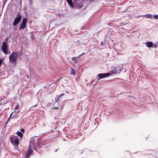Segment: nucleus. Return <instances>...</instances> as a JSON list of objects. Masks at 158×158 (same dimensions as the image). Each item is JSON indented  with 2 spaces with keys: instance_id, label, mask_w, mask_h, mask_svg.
Returning <instances> with one entry per match:
<instances>
[{
  "instance_id": "7ed1b4c3",
  "label": "nucleus",
  "mask_w": 158,
  "mask_h": 158,
  "mask_svg": "<svg viewBox=\"0 0 158 158\" xmlns=\"http://www.w3.org/2000/svg\"><path fill=\"white\" fill-rule=\"evenodd\" d=\"M22 17L21 14L18 13L15 19V21L13 23L14 26H16L18 24L21 19Z\"/></svg>"
},
{
  "instance_id": "9b49d317",
  "label": "nucleus",
  "mask_w": 158,
  "mask_h": 158,
  "mask_svg": "<svg viewBox=\"0 0 158 158\" xmlns=\"http://www.w3.org/2000/svg\"><path fill=\"white\" fill-rule=\"evenodd\" d=\"M15 112H13L11 113L10 114V116L9 118H8V119H7V123L8 121L9 120L10 118L12 117V118H13L15 115Z\"/></svg>"
},
{
  "instance_id": "1a4fd4ad",
  "label": "nucleus",
  "mask_w": 158,
  "mask_h": 158,
  "mask_svg": "<svg viewBox=\"0 0 158 158\" xmlns=\"http://www.w3.org/2000/svg\"><path fill=\"white\" fill-rule=\"evenodd\" d=\"M145 44L146 45L147 47L148 48H151L153 46V43L152 42H147Z\"/></svg>"
},
{
  "instance_id": "4be33fe9",
  "label": "nucleus",
  "mask_w": 158,
  "mask_h": 158,
  "mask_svg": "<svg viewBox=\"0 0 158 158\" xmlns=\"http://www.w3.org/2000/svg\"><path fill=\"white\" fill-rule=\"evenodd\" d=\"M84 54V53H83L81 55H80L79 56V57H81V56H82Z\"/></svg>"
},
{
  "instance_id": "423d86ee",
  "label": "nucleus",
  "mask_w": 158,
  "mask_h": 158,
  "mask_svg": "<svg viewBox=\"0 0 158 158\" xmlns=\"http://www.w3.org/2000/svg\"><path fill=\"white\" fill-rule=\"evenodd\" d=\"M110 74L109 73H100L98 75V76L99 77V79L97 78L98 80L100 78H102L106 77H107L110 76Z\"/></svg>"
},
{
  "instance_id": "f8f14e48",
  "label": "nucleus",
  "mask_w": 158,
  "mask_h": 158,
  "mask_svg": "<svg viewBox=\"0 0 158 158\" xmlns=\"http://www.w3.org/2000/svg\"><path fill=\"white\" fill-rule=\"evenodd\" d=\"M70 70H71V71L70 74L73 75L74 76H75V74L74 69L72 67H71L70 68Z\"/></svg>"
},
{
  "instance_id": "ddd939ff",
  "label": "nucleus",
  "mask_w": 158,
  "mask_h": 158,
  "mask_svg": "<svg viewBox=\"0 0 158 158\" xmlns=\"http://www.w3.org/2000/svg\"><path fill=\"white\" fill-rule=\"evenodd\" d=\"M59 97H58V96H57L55 97V102L54 103H56V102H59L60 101V99H59Z\"/></svg>"
},
{
  "instance_id": "412c9836",
  "label": "nucleus",
  "mask_w": 158,
  "mask_h": 158,
  "mask_svg": "<svg viewBox=\"0 0 158 158\" xmlns=\"http://www.w3.org/2000/svg\"><path fill=\"white\" fill-rule=\"evenodd\" d=\"M19 107V105H17L15 107V109H18V108Z\"/></svg>"
},
{
  "instance_id": "a211bd4d",
  "label": "nucleus",
  "mask_w": 158,
  "mask_h": 158,
  "mask_svg": "<svg viewBox=\"0 0 158 158\" xmlns=\"http://www.w3.org/2000/svg\"><path fill=\"white\" fill-rule=\"evenodd\" d=\"M67 101V100H65L62 103V105H63V106H64L65 103H66Z\"/></svg>"
},
{
  "instance_id": "4468645a",
  "label": "nucleus",
  "mask_w": 158,
  "mask_h": 158,
  "mask_svg": "<svg viewBox=\"0 0 158 158\" xmlns=\"http://www.w3.org/2000/svg\"><path fill=\"white\" fill-rule=\"evenodd\" d=\"M17 134L19 136L21 137L23 136V134L20 131H17Z\"/></svg>"
},
{
  "instance_id": "2eb2a0df",
  "label": "nucleus",
  "mask_w": 158,
  "mask_h": 158,
  "mask_svg": "<svg viewBox=\"0 0 158 158\" xmlns=\"http://www.w3.org/2000/svg\"><path fill=\"white\" fill-rule=\"evenodd\" d=\"M153 18L155 19H158V15H153Z\"/></svg>"
},
{
  "instance_id": "bb28decb",
  "label": "nucleus",
  "mask_w": 158,
  "mask_h": 158,
  "mask_svg": "<svg viewBox=\"0 0 158 158\" xmlns=\"http://www.w3.org/2000/svg\"><path fill=\"white\" fill-rule=\"evenodd\" d=\"M21 131L22 132H24V130L23 129H21Z\"/></svg>"
},
{
  "instance_id": "473e14b6",
  "label": "nucleus",
  "mask_w": 158,
  "mask_h": 158,
  "mask_svg": "<svg viewBox=\"0 0 158 158\" xmlns=\"http://www.w3.org/2000/svg\"><path fill=\"white\" fill-rule=\"evenodd\" d=\"M11 0V1H13L14 0Z\"/></svg>"
},
{
  "instance_id": "0eeeda50",
  "label": "nucleus",
  "mask_w": 158,
  "mask_h": 158,
  "mask_svg": "<svg viewBox=\"0 0 158 158\" xmlns=\"http://www.w3.org/2000/svg\"><path fill=\"white\" fill-rule=\"evenodd\" d=\"M11 142L13 144V145L15 147V148L17 149L19 143L18 140L17 139H15L14 142L11 140Z\"/></svg>"
},
{
  "instance_id": "2f4dec72",
  "label": "nucleus",
  "mask_w": 158,
  "mask_h": 158,
  "mask_svg": "<svg viewBox=\"0 0 158 158\" xmlns=\"http://www.w3.org/2000/svg\"><path fill=\"white\" fill-rule=\"evenodd\" d=\"M60 79H61V78H60V79H59V80H60Z\"/></svg>"
},
{
  "instance_id": "f3484780",
  "label": "nucleus",
  "mask_w": 158,
  "mask_h": 158,
  "mask_svg": "<svg viewBox=\"0 0 158 158\" xmlns=\"http://www.w3.org/2000/svg\"><path fill=\"white\" fill-rule=\"evenodd\" d=\"M153 48H156L157 47V45L155 43H153Z\"/></svg>"
},
{
  "instance_id": "f03ea898",
  "label": "nucleus",
  "mask_w": 158,
  "mask_h": 158,
  "mask_svg": "<svg viewBox=\"0 0 158 158\" xmlns=\"http://www.w3.org/2000/svg\"><path fill=\"white\" fill-rule=\"evenodd\" d=\"M18 56L17 53L16 52H13L9 57V61L11 63H14L16 61Z\"/></svg>"
},
{
  "instance_id": "a878e982",
  "label": "nucleus",
  "mask_w": 158,
  "mask_h": 158,
  "mask_svg": "<svg viewBox=\"0 0 158 158\" xmlns=\"http://www.w3.org/2000/svg\"><path fill=\"white\" fill-rule=\"evenodd\" d=\"M72 60H73L75 61L76 59V58L75 57H73L72 58Z\"/></svg>"
},
{
  "instance_id": "cd10ccee",
  "label": "nucleus",
  "mask_w": 158,
  "mask_h": 158,
  "mask_svg": "<svg viewBox=\"0 0 158 158\" xmlns=\"http://www.w3.org/2000/svg\"><path fill=\"white\" fill-rule=\"evenodd\" d=\"M101 45H104V43L102 42L101 43Z\"/></svg>"
},
{
  "instance_id": "c756f323",
  "label": "nucleus",
  "mask_w": 158,
  "mask_h": 158,
  "mask_svg": "<svg viewBox=\"0 0 158 158\" xmlns=\"http://www.w3.org/2000/svg\"><path fill=\"white\" fill-rule=\"evenodd\" d=\"M37 106V105H35L34 106Z\"/></svg>"
},
{
  "instance_id": "39448f33",
  "label": "nucleus",
  "mask_w": 158,
  "mask_h": 158,
  "mask_svg": "<svg viewBox=\"0 0 158 158\" xmlns=\"http://www.w3.org/2000/svg\"><path fill=\"white\" fill-rule=\"evenodd\" d=\"M7 43L4 41L2 43V50L3 52L5 54H7Z\"/></svg>"
},
{
  "instance_id": "7c9ffc66",
  "label": "nucleus",
  "mask_w": 158,
  "mask_h": 158,
  "mask_svg": "<svg viewBox=\"0 0 158 158\" xmlns=\"http://www.w3.org/2000/svg\"><path fill=\"white\" fill-rule=\"evenodd\" d=\"M66 92L67 93H68V92L67 91H66Z\"/></svg>"
},
{
  "instance_id": "20e7f679",
  "label": "nucleus",
  "mask_w": 158,
  "mask_h": 158,
  "mask_svg": "<svg viewBox=\"0 0 158 158\" xmlns=\"http://www.w3.org/2000/svg\"><path fill=\"white\" fill-rule=\"evenodd\" d=\"M27 22V19L26 18H24L22 21L21 24L19 27V30H22L24 29L26 27V23Z\"/></svg>"
},
{
  "instance_id": "9d476101",
  "label": "nucleus",
  "mask_w": 158,
  "mask_h": 158,
  "mask_svg": "<svg viewBox=\"0 0 158 158\" xmlns=\"http://www.w3.org/2000/svg\"><path fill=\"white\" fill-rule=\"evenodd\" d=\"M67 2L69 5L72 7H73V3L72 0H66Z\"/></svg>"
},
{
  "instance_id": "c85d7f7f",
  "label": "nucleus",
  "mask_w": 158,
  "mask_h": 158,
  "mask_svg": "<svg viewBox=\"0 0 158 158\" xmlns=\"http://www.w3.org/2000/svg\"><path fill=\"white\" fill-rule=\"evenodd\" d=\"M94 0H89L90 2H93Z\"/></svg>"
},
{
  "instance_id": "5701e85b",
  "label": "nucleus",
  "mask_w": 158,
  "mask_h": 158,
  "mask_svg": "<svg viewBox=\"0 0 158 158\" xmlns=\"http://www.w3.org/2000/svg\"><path fill=\"white\" fill-rule=\"evenodd\" d=\"M84 54V53H83L81 55H80L79 56V57H81V56H82Z\"/></svg>"
},
{
  "instance_id": "dca6fc26",
  "label": "nucleus",
  "mask_w": 158,
  "mask_h": 158,
  "mask_svg": "<svg viewBox=\"0 0 158 158\" xmlns=\"http://www.w3.org/2000/svg\"><path fill=\"white\" fill-rule=\"evenodd\" d=\"M116 72V71L115 70H113L110 72V74H112L113 73H115Z\"/></svg>"
},
{
  "instance_id": "f257e3e1",
  "label": "nucleus",
  "mask_w": 158,
  "mask_h": 158,
  "mask_svg": "<svg viewBox=\"0 0 158 158\" xmlns=\"http://www.w3.org/2000/svg\"><path fill=\"white\" fill-rule=\"evenodd\" d=\"M37 147H42L41 144L38 143V139L36 137H32L29 142V147L28 150L26 151V155L24 158H28L32 155L33 152L31 149L33 148L35 151H37Z\"/></svg>"
},
{
  "instance_id": "aec40b11",
  "label": "nucleus",
  "mask_w": 158,
  "mask_h": 158,
  "mask_svg": "<svg viewBox=\"0 0 158 158\" xmlns=\"http://www.w3.org/2000/svg\"><path fill=\"white\" fill-rule=\"evenodd\" d=\"M8 37H6L5 39V42H7L8 41Z\"/></svg>"
},
{
  "instance_id": "b1692460",
  "label": "nucleus",
  "mask_w": 158,
  "mask_h": 158,
  "mask_svg": "<svg viewBox=\"0 0 158 158\" xmlns=\"http://www.w3.org/2000/svg\"><path fill=\"white\" fill-rule=\"evenodd\" d=\"M84 54V53H83L81 55H80L79 56V57H81V56H82Z\"/></svg>"
},
{
  "instance_id": "6ab92c4d",
  "label": "nucleus",
  "mask_w": 158,
  "mask_h": 158,
  "mask_svg": "<svg viewBox=\"0 0 158 158\" xmlns=\"http://www.w3.org/2000/svg\"><path fill=\"white\" fill-rule=\"evenodd\" d=\"M64 95V94H60L59 95H57V96H58L59 98H60L61 96H63Z\"/></svg>"
},
{
  "instance_id": "6e6552de",
  "label": "nucleus",
  "mask_w": 158,
  "mask_h": 158,
  "mask_svg": "<svg viewBox=\"0 0 158 158\" xmlns=\"http://www.w3.org/2000/svg\"><path fill=\"white\" fill-rule=\"evenodd\" d=\"M145 17L147 19H153V15L151 14H146L143 15H141L140 16L138 17Z\"/></svg>"
},
{
  "instance_id": "393cba45",
  "label": "nucleus",
  "mask_w": 158,
  "mask_h": 158,
  "mask_svg": "<svg viewBox=\"0 0 158 158\" xmlns=\"http://www.w3.org/2000/svg\"><path fill=\"white\" fill-rule=\"evenodd\" d=\"M53 109H58L59 108L58 107H53Z\"/></svg>"
}]
</instances>
